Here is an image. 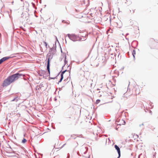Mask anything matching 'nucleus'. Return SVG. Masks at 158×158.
Wrapping results in <instances>:
<instances>
[{
  "label": "nucleus",
  "instance_id": "f257e3e1",
  "mask_svg": "<svg viewBox=\"0 0 158 158\" xmlns=\"http://www.w3.org/2000/svg\"><path fill=\"white\" fill-rule=\"evenodd\" d=\"M22 75V74H21L16 73L8 77L4 81L2 84V86L4 87L9 85L15 81L17 80L19 77Z\"/></svg>",
  "mask_w": 158,
  "mask_h": 158
},
{
  "label": "nucleus",
  "instance_id": "f03ea898",
  "mask_svg": "<svg viewBox=\"0 0 158 158\" xmlns=\"http://www.w3.org/2000/svg\"><path fill=\"white\" fill-rule=\"evenodd\" d=\"M47 70H48L49 74L50 73V61L53 58V55L50 53H48L47 55Z\"/></svg>",
  "mask_w": 158,
  "mask_h": 158
},
{
  "label": "nucleus",
  "instance_id": "7ed1b4c3",
  "mask_svg": "<svg viewBox=\"0 0 158 158\" xmlns=\"http://www.w3.org/2000/svg\"><path fill=\"white\" fill-rule=\"evenodd\" d=\"M68 36L71 40L73 41H76L79 39L78 36L74 34H68Z\"/></svg>",
  "mask_w": 158,
  "mask_h": 158
},
{
  "label": "nucleus",
  "instance_id": "20e7f679",
  "mask_svg": "<svg viewBox=\"0 0 158 158\" xmlns=\"http://www.w3.org/2000/svg\"><path fill=\"white\" fill-rule=\"evenodd\" d=\"M66 71H63L61 74V78L60 80V81H59V83L61 82L62 80L64 78V77L65 78H66L67 77V75L68 76L69 75V73L68 72L66 74Z\"/></svg>",
  "mask_w": 158,
  "mask_h": 158
},
{
  "label": "nucleus",
  "instance_id": "39448f33",
  "mask_svg": "<svg viewBox=\"0 0 158 158\" xmlns=\"http://www.w3.org/2000/svg\"><path fill=\"white\" fill-rule=\"evenodd\" d=\"M114 147L115 149L117 150L118 153V158H119L120 156V149L119 147L117 145H114Z\"/></svg>",
  "mask_w": 158,
  "mask_h": 158
},
{
  "label": "nucleus",
  "instance_id": "423d86ee",
  "mask_svg": "<svg viewBox=\"0 0 158 158\" xmlns=\"http://www.w3.org/2000/svg\"><path fill=\"white\" fill-rule=\"evenodd\" d=\"M12 57H6L2 58V60H3V61L4 62L5 61Z\"/></svg>",
  "mask_w": 158,
  "mask_h": 158
},
{
  "label": "nucleus",
  "instance_id": "0eeeda50",
  "mask_svg": "<svg viewBox=\"0 0 158 158\" xmlns=\"http://www.w3.org/2000/svg\"><path fill=\"white\" fill-rule=\"evenodd\" d=\"M43 45L45 47V48H47V44L45 42H43Z\"/></svg>",
  "mask_w": 158,
  "mask_h": 158
},
{
  "label": "nucleus",
  "instance_id": "6e6552de",
  "mask_svg": "<svg viewBox=\"0 0 158 158\" xmlns=\"http://www.w3.org/2000/svg\"><path fill=\"white\" fill-rule=\"evenodd\" d=\"M135 54L136 53L135 51V50H133L132 52V54L134 58L135 57Z\"/></svg>",
  "mask_w": 158,
  "mask_h": 158
},
{
  "label": "nucleus",
  "instance_id": "1a4fd4ad",
  "mask_svg": "<svg viewBox=\"0 0 158 158\" xmlns=\"http://www.w3.org/2000/svg\"><path fill=\"white\" fill-rule=\"evenodd\" d=\"M26 141H27V140L25 139H24L23 140H22V142L23 143H25Z\"/></svg>",
  "mask_w": 158,
  "mask_h": 158
},
{
  "label": "nucleus",
  "instance_id": "9d476101",
  "mask_svg": "<svg viewBox=\"0 0 158 158\" xmlns=\"http://www.w3.org/2000/svg\"><path fill=\"white\" fill-rule=\"evenodd\" d=\"M3 62V60L2 59L0 60V64Z\"/></svg>",
  "mask_w": 158,
  "mask_h": 158
},
{
  "label": "nucleus",
  "instance_id": "9b49d317",
  "mask_svg": "<svg viewBox=\"0 0 158 158\" xmlns=\"http://www.w3.org/2000/svg\"><path fill=\"white\" fill-rule=\"evenodd\" d=\"M100 101V100H97L96 101V103H98Z\"/></svg>",
  "mask_w": 158,
  "mask_h": 158
},
{
  "label": "nucleus",
  "instance_id": "f8f14e48",
  "mask_svg": "<svg viewBox=\"0 0 158 158\" xmlns=\"http://www.w3.org/2000/svg\"><path fill=\"white\" fill-rule=\"evenodd\" d=\"M123 123L122 124H123L124 125L126 123L124 121H123Z\"/></svg>",
  "mask_w": 158,
  "mask_h": 158
},
{
  "label": "nucleus",
  "instance_id": "ddd939ff",
  "mask_svg": "<svg viewBox=\"0 0 158 158\" xmlns=\"http://www.w3.org/2000/svg\"><path fill=\"white\" fill-rule=\"evenodd\" d=\"M139 92H138L137 93V94H139ZM137 93L136 92V95H137Z\"/></svg>",
  "mask_w": 158,
  "mask_h": 158
}]
</instances>
